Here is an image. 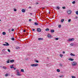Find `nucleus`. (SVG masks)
Segmentation results:
<instances>
[{
	"label": "nucleus",
	"instance_id": "nucleus-51",
	"mask_svg": "<svg viewBox=\"0 0 78 78\" xmlns=\"http://www.w3.org/2000/svg\"><path fill=\"white\" fill-rule=\"evenodd\" d=\"M26 31H25V30H24L23 31V32H25Z\"/></svg>",
	"mask_w": 78,
	"mask_h": 78
},
{
	"label": "nucleus",
	"instance_id": "nucleus-25",
	"mask_svg": "<svg viewBox=\"0 0 78 78\" xmlns=\"http://www.w3.org/2000/svg\"><path fill=\"white\" fill-rule=\"evenodd\" d=\"M7 63H9V60H8V61H6Z\"/></svg>",
	"mask_w": 78,
	"mask_h": 78
},
{
	"label": "nucleus",
	"instance_id": "nucleus-54",
	"mask_svg": "<svg viewBox=\"0 0 78 78\" xmlns=\"http://www.w3.org/2000/svg\"><path fill=\"white\" fill-rule=\"evenodd\" d=\"M30 15H32L33 14H32V13H30Z\"/></svg>",
	"mask_w": 78,
	"mask_h": 78
},
{
	"label": "nucleus",
	"instance_id": "nucleus-12",
	"mask_svg": "<svg viewBox=\"0 0 78 78\" xmlns=\"http://www.w3.org/2000/svg\"><path fill=\"white\" fill-rule=\"evenodd\" d=\"M38 40H39V41H40V40L42 41V40H43V38H38Z\"/></svg>",
	"mask_w": 78,
	"mask_h": 78
},
{
	"label": "nucleus",
	"instance_id": "nucleus-3",
	"mask_svg": "<svg viewBox=\"0 0 78 78\" xmlns=\"http://www.w3.org/2000/svg\"><path fill=\"white\" fill-rule=\"evenodd\" d=\"M6 44H3V45L4 46H9V44L8 43H5Z\"/></svg>",
	"mask_w": 78,
	"mask_h": 78
},
{
	"label": "nucleus",
	"instance_id": "nucleus-42",
	"mask_svg": "<svg viewBox=\"0 0 78 78\" xmlns=\"http://www.w3.org/2000/svg\"><path fill=\"white\" fill-rule=\"evenodd\" d=\"M39 4V3L38 2H37L35 3V5H38Z\"/></svg>",
	"mask_w": 78,
	"mask_h": 78
},
{
	"label": "nucleus",
	"instance_id": "nucleus-2",
	"mask_svg": "<svg viewBox=\"0 0 78 78\" xmlns=\"http://www.w3.org/2000/svg\"><path fill=\"white\" fill-rule=\"evenodd\" d=\"M67 12L68 14H70L72 13V11L70 10H67Z\"/></svg>",
	"mask_w": 78,
	"mask_h": 78
},
{
	"label": "nucleus",
	"instance_id": "nucleus-36",
	"mask_svg": "<svg viewBox=\"0 0 78 78\" xmlns=\"http://www.w3.org/2000/svg\"><path fill=\"white\" fill-rule=\"evenodd\" d=\"M58 39H59V38H55V40H56V41H58Z\"/></svg>",
	"mask_w": 78,
	"mask_h": 78
},
{
	"label": "nucleus",
	"instance_id": "nucleus-13",
	"mask_svg": "<svg viewBox=\"0 0 78 78\" xmlns=\"http://www.w3.org/2000/svg\"><path fill=\"white\" fill-rule=\"evenodd\" d=\"M50 30H49V29H48V28H47V29H45V31H49Z\"/></svg>",
	"mask_w": 78,
	"mask_h": 78
},
{
	"label": "nucleus",
	"instance_id": "nucleus-52",
	"mask_svg": "<svg viewBox=\"0 0 78 78\" xmlns=\"http://www.w3.org/2000/svg\"><path fill=\"white\" fill-rule=\"evenodd\" d=\"M10 31H11V30L10 29H9V32H10Z\"/></svg>",
	"mask_w": 78,
	"mask_h": 78
},
{
	"label": "nucleus",
	"instance_id": "nucleus-37",
	"mask_svg": "<svg viewBox=\"0 0 78 78\" xmlns=\"http://www.w3.org/2000/svg\"><path fill=\"white\" fill-rule=\"evenodd\" d=\"M8 51H9V52H11V51H10V50L8 49Z\"/></svg>",
	"mask_w": 78,
	"mask_h": 78
},
{
	"label": "nucleus",
	"instance_id": "nucleus-47",
	"mask_svg": "<svg viewBox=\"0 0 78 78\" xmlns=\"http://www.w3.org/2000/svg\"><path fill=\"white\" fill-rule=\"evenodd\" d=\"M14 69V70H16V68H14V67H13V68Z\"/></svg>",
	"mask_w": 78,
	"mask_h": 78
},
{
	"label": "nucleus",
	"instance_id": "nucleus-1",
	"mask_svg": "<svg viewBox=\"0 0 78 78\" xmlns=\"http://www.w3.org/2000/svg\"><path fill=\"white\" fill-rule=\"evenodd\" d=\"M31 66L32 67H36V66H38V64H32Z\"/></svg>",
	"mask_w": 78,
	"mask_h": 78
},
{
	"label": "nucleus",
	"instance_id": "nucleus-5",
	"mask_svg": "<svg viewBox=\"0 0 78 78\" xmlns=\"http://www.w3.org/2000/svg\"><path fill=\"white\" fill-rule=\"evenodd\" d=\"M16 75L18 76H21V74H20L18 70H17V74Z\"/></svg>",
	"mask_w": 78,
	"mask_h": 78
},
{
	"label": "nucleus",
	"instance_id": "nucleus-45",
	"mask_svg": "<svg viewBox=\"0 0 78 78\" xmlns=\"http://www.w3.org/2000/svg\"><path fill=\"white\" fill-rule=\"evenodd\" d=\"M60 66H61V67H62V64H60Z\"/></svg>",
	"mask_w": 78,
	"mask_h": 78
},
{
	"label": "nucleus",
	"instance_id": "nucleus-23",
	"mask_svg": "<svg viewBox=\"0 0 78 78\" xmlns=\"http://www.w3.org/2000/svg\"><path fill=\"white\" fill-rule=\"evenodd\" d=\"M13 65H12V66H10V68L11 69H12L13 68Z\"/></svg>",
	"mask_w": 78,
	"mask_h": 78
},
{
	"label": "nucleus",
	"instance_id": "nucleus-58",
	"mask_svg": "<svg viewBox=\"0 0 78 78\" xmlns=\"http://www.w3.org/2000/svg\"><path fill=\"white\" fill-rule=\"evenodd\" d=\"M0 21H1V20H0Z\"/></svg>",
	"mask_w": 78,
	"mask_h": 78
},
{
	"label": "nucleus",
	"instance_id": "nucleus-4",
	"mask_svg": "<svg viewBox=\"0 0 78 78\" xmlns=\"http://www.w3.org/2000/svg\"><path fill=\"white\" fill-rule=\"evenodd\" d=\"M76 62H73V63H72V66H76Z\"/></svg>",
	"mask_w": 78,
	"mask_h": 78
},
{
	"label": "nucleus",
	"instance_id": "nucleus-32",
	"mask_svg": "<svg viewBox=\"0 0 78 78\" xmlns=\"http://www.w3.org/2000/svg\"><path fill=\"white\" fill-rule=\"evenodd\" d=\"M72 78H76V77L75 76H72Z\"/></svg>",
	"mask_w": 78,
	"mask_h": 78
},
{
	"label": "nucleus",
	"instance_id": "nucleus-40",
	"mask_svg": "<svg viewBox=\"0 0 78 78\" xmlns=\"http://www.w3.org/2000/svg\"><path fill=\"white\" fill-rule=\"evenodd\" d=\"M35 62H39V61H37V60H36L35 61Z\"/></svg>",
	"mask_w": 78,
	"mask_h": 78
},
{
	"label": "nucleus",
	"instance_id": "nucleus-7",
	"mask_svg": "<svg viewBox=\"0 0 78 78\" xmlns=\"http://www.w3.org/2000/svg\"><path fill=\"white\" fill-rule=\"evenodd\" d=\"M74 41V38L70 39L69 40V41Z\"/></svg>",
	"mask_w": 78,
	"mask_h": 78
},
{
	"label": "nucleus",
	"instance_id": "nucleus-46",
	"mask_svg": "<svg viewBox=\"0 0 78 78\" xmlns=\"http://www.w3.org/2000/svg\"><path fill=\"white\" fill-rule=\"evenodd\" d=\"M17 11V10L16 9H14V11Z\"/></svg>",
	"mask_w": 78,
	"mask_h": 78
},
{
	"label": "nucleus",
	"instance_id": "nucleus-20",
	"mask_svg": "<svg viewBox=\"0 0 78 78\" xmlns=\"http://www.w3.org/2000/svg\"><path fill=\"white\" fill-rule=\"evenodd\" d=\"M64 21V19H62L61 20V22L62 23Z\"/></svg>",
	"mask_w": 78,
	"mask_h": 78
},
{
	"label": "nucleus",
	"instance_id": "nucleus-39",
	"mask_svg": "<svg viewBox=\"0 0 78 78\" xmlns=\"http://www.w3.org/2000/svg\"><path fill=\"white\" fill-rule=\"evenodd\" d=\"M29 22H31V19H30L29 20Z\"/></svg>",
	"mask_w": 78,
	"mask_h": 78
},
{
	"label": "nucleus",
	"instance_id": "nucleus-24",
	"mask_svg": "<svg viewBox=\"0 0 78 78\" xmlns=\"http://www.w3.org/2000/svg\"><path fill=\"white\" fill-rule=\"evenodd\" d=\"M57 9H60V8H59V6L57 7Z\"/></svg>",
	"mask_w": 78,
	"mask_h": 78
},
{
	"label": "nucleus",
	"instance_id": "nucleus-53",
	"mask_svg": "<svg viewBox=\"0 0 78 78\" xmlns=\"http://www.w3.org/2000/svg\"><path fill=\"white\" fill-rule=\"evenodd\" d=\"M73 56H75V54H73Z\"/></svg>",
	"mask_w": 78,
	"mask_h": 78
},
{
	"label": "nucleus",
	"instance_id": "nucleus-49",
	"mask_svg": "<svg viewBox=\"0 0 78 78\" xmlns=\"http://www.w3.org/2000/svg\"><path fill=\"white\" fill-rule=\"evenodd\" d=\"M63 54H64L65 53V51H63Z\"/></svg>",
	"mask_w": 78,
	"mask_h": 78
},
{
	"label": "nucleus",
	"instance_id": "nucleus-34",
	"mask_svg": "<svg viewBox=\"0 0 78 78\" xmlns=\"http://www.w3.org/2000/svg\"><path fill=\"white\" fill-rule=\"evenodd\" d=\"M12 41H14V38H12Z\"/></svg>",
	"mask_w": 78,
	"mask_h": 78
},
{
	"label": "nucleus",
	"instance_id": "nucleus-31",
	"mask_svg": "<svg viewBox=\"0 0 78 78\" xmlns=\"http://www.w3.org/2000/svg\"><path fill=\"white\" fill-rule=\"evenodd\" d=\"M70 45L71 46H73V43H71Z\"/></svg>",
	"mask_w": 78,
	"mask_h": 78
},
{
	"label": "nucleus",
	"instance_id": "nucleus-18",
	"mask_svg": "<svg viewBox=\"0 0 78 78\" xmlns=\"http://www.w3.org/2000/svg\"><path fill=\"white\" fill-rule=\"evenodd\" d=\"M59 76L60 78H63L64 77V76Z\"/></svg>",
	"mask_w": 78,
	"mask_h": 78
},
{
	"label": "nucleus",
	"instance_id": "nucleus-41",
	"mask_svg": "<svg viewBox=\"0 0 78 78\" xmlns=\"http://www.w3.org/2000/svg\"><path fill=\"white\" fill-rule=\"evenodd\" d=\"M5 76H8V74H6L5 75Z\"/></svg>",
	"mask_w": 78,
	"mask_h": 78
},
{
	"label": "nucleus",
	"instance_id": "nucleus-26",
	"mask_svg": "<svg viewBox=\"0 0 78 78\" xmlns=\"http://www.w3.org/2000/svg\"><path fill=\"white\" fill-rule=\"evenodd\" d=\"M76 14H77V15H78V11H76Z\"/></svg>",
	"mask_w": 78,
	"mask_h": 78
},
{
	"label": "nucleus",
	"instance_id": "nucleus-22",
	"mask_svg": "<svg viewBox=\"0 0 78 78\" xmlns=\"http://www.w3.org/2000/svg\"><path fill=\"white\" fill-rule=\"evenodd\" d=\"M58 28H61V25H58Z\"/></svg>",
	"mask_w": 78,
	"mask_h": 78
},
{
	"label": "nucleus",
	"instance_id": "nucleus-6",
	"mask_svg": "<svg viewBox=\"0 0 78 78\" xmlns=\"http://www.w3.org/2000/svg\"><path fill=\"white\" fill-rule=\"evenodd\" d=\"M37 31H38V32H41V29L40 28H38L37 29Z\"/></svg>",
	"mask_w": 78,
	"mask_h": 78
},
{
	"label": "nucleus",
	"instance_id": "nucleus-15",
	"mask_svg": "<svg viewBox=\"0 0 78 78\" xmlns=\"http://www.w3.org/2000/svg\"><path fill=\"white\" fill-rule=\"evenodd\" d=\"M22 11L23 12H25V9H22Z\"/></svg>",
	"mask_w": 78,
	"mask_h": 78
},
{
	"label": "nucleus",
	"instance_id": "nucleus-11",
	"mask_svg": "<svg viewBox=\"0 0 78 78\" xmlns=\"http://www.w3.org/2000/svg\"><path fill=\"white\" fill-rule=\"evenodd\" d=\"M69 60L71 61H73V60H74V59L70 58L69 59Z\"/></svg>",
	"mask_w": 78,
	"mask_h": 78
},
{
	"label": "nucleus",
	"instance_id": "nucleus-56",
	"mask_svg": "<svg viewBox=\"0 0 78 78\" xmlns=\"http://www.w3.org/2000/svg\"><path fill=\"white\" fill-rule=\"evenodd\" d=\"M48 13H49V14H50V11H49Z\"/></svg>",
	"mask_w": 78,
	"mask_h": 78
},
{
	"label": "nucleus",
	"instance_id": "nucleus-21",
	"mask_svg": "<svg viewBox=\"0 0 78 78\" xmlns=\"http://www.w3.org/2000/svg\"><path fill=\"white\" fill-rule=\"evenodd\" d=\"M2 69H5V70H6V69L7 68L5 67H2Z\"/></svg>",
	"mask_w": 78,
	"mask_h": 78
},
{
	"label": "nucleus",
	"instance_id": "nucleus-38",
	"mask_svg": "<svg viewBox=\"0 0 78 78\" xmlns=\"http://www.w3.org/2000/svg\"><path fill=\"white\" fill-rule=\"evenodd\" d=\"M78 17H77V16H76V17H75V19H78Z\"/></svg>",
	"mask_w": 78,
	"mask_h": 78
},
{
	"label": "nucleus",
	"instance_id": "nucleus-50",
	"mask_svg": "<svg viewBox=\"0 0 78 78\" xmlns=\"http://www.w3.org/2000/svg\"><path fill=\"white\" fill-rule=\"evenodd\" d=\"M12 31H14V29H12Z\"/></svg>",
	"mask_w": 78,
	"mask_h": 78
},
{
	"label": "nucleus",
	"instance_id": "nucleus-44",
	"mask_svg": "<svg viewBox=\"0 0 78 78\" xmlns=\"http://www.w3.org/2000/svg\"><path fill=\"white\" fill-rule=\"evenodd\" d=\"M42 10H43V9H45V7H42Z\"/></svg>",
	"mask_w": 78,
	"mask_h": 78
},
{
	"label": "nucleus",
	"instance_id": "nucleus-19",
	"mask_svg": "<svg viewBox=\"0 0 78 78\" xmlns=\"http://www.w3.org/2000/svg\"><path fill=\"white\" fill-rule=\"evenodd\" d=\"M57 71L58 72H60V70H59V69H58L57 70Z\"/></svg>",
	"mask_w": 78,
	"mask_h": 78
},
{
	"label": "nucleus",
	"instance_id": "nucleus-35",
	"mask_svg": "<svg viewBox=\"0 0 78 78\" xmlns=\"http://www.w3.org/2000/svg\"><path fill=\"white\" fill-rule=\"evenodd\" d=\"M71 56H73V54H72V53L70 54Z\"/></svg>",
	"mask_w": 78,
	"mask_h": 78
},
{
	"label": "nucleus",
	"instance_id": "nucleus-16",
	"mask_svg": "<svg viewBox=\"0 0 78 78\" xmlns=\"http://www.w3.org/2000/svg\"><path fill=\"white\" fill-rule=\"evenodd\" d=\"M16 49H17V50H18L19 49H20V48L19 47H16Z\"/></svg>",
	"mask_w": 78,
	"mask_h": 78
},
{
	"label": "nucleus",
	"instance_id": "nucleus-48",
	"mask_svg": "<svg viewBox=\"0 0 78 78\" xmlns=\"http://www.w3.org/2000/svg\"><path fill=\"white\" fill-rule=\"evenodd\" d=\"M32 31H35V29H33Z\"/></svg>",
	"mask_w": 78,
	"mask_h": 78
},
{
	"label": "nucleus",
	"instance_id": "nucleus-43",
	"mask_svg": "<svg viewBox=\"0 0 78 78\" xmlns=\"http://www.w3.org/2000/svg\"><path fill=\"white\" fill-rule=\"evenodd\" d=\"M62 8H63V9H66V7H62Z\"/></svg>",
	"mask_w": 78,
	"mask_h": 78
},
{
	"label": "nucleus",
	"instance_id": "nucleus-30",
	"mask_svg": "<svg viewBox=\"0 0 78 78\" xmlns=\"http://www.w3.org/2000/svg\"><path fill=\"white\" fill-rule=\"evenodd\" d=\"M60 57H62V56H63V55L62 54H60Z\"/></svg>",
	"mask_w": 78,
	"mask_h": 78
},
{
	"label": "nucleus",
	"instance_id": "nucleus-55",
	"mask_svg": "<svg viewBox=\"0 0 78 78\" xmlns=\"http://www.w3.org/2000/svg\"><path fill=\"white\" fill-rule=\"evenodd\" d=\"M29 8H31V7H29Z\"/></svg>",
	"mask_w": 78,
	"mask_h": 78
},
{
	"label": "nucleus",
	"instance_id": "nucleus-28",
	"mask_svg": "<svg viewBox=\"0 0 78 78\" xmlns=\"http://www.w3.org/2000/svg\"><path fill=\"white\" fill-rule=\"evenodd\" d=\"M72 3H73V4H75V1H73L72 2Z\"/></svg>",
	"mask_w": 78,
	"mask_h": 78
},
{
	"label": "nucleus",
	"instance_id": "nucleus-8",
	"mask_svg": "<svg viewBox=\"0 0 78 78\" xmlns=\"http://www.w3.org/2000/svg\"><path fill=\"white\" fill-rule=\"evenodd\" d=\"M34 25H39V24L37 22H35L34 23Z\"/></svg>",
	"mask_w": 78,
	"mask_h": 78
},
{
	"label": "nucleus",
	"instance_id": "nucleus-33",
	"mask_svg": "<svg viewBox=\"0 0 78 78\" xmlns=\"http://www.w3.org/2000/svg\"><path fill=\"white\" fill-rule=\"evenodd\" d=\"M5 50H6L5 49H4L2 50V51H5Z\"/></svg>",
	"mask_w": 78,
	"mask_h": 78
},
{
	"label": "nucleus",
	"instance_id": "nucleus-10",
	"mask_svg": "<svg viewBox=\"0 0 78 78\" xmlns=\"http://www.w3.org/2000/svg\"><path fill=\"white\" fill-rule=\"evenodd\" d=\"M48 37H49V38H50V37H51V36L50 35V34H48Z\"/></svg>",
	"mask_w": 78,
	"mask_h": 78
},
{
	"label": "nucleus",
	"instance_id": "nucleus-14",
	"mask_svg": "<svg viewBox=\"0 0 78 78\" xmlns=\"http://www.w3.org/2000/svg\"><path fill=\"white\" fill-rule=\"evenodd\" d=\"M10 62H14V60H11Z\"/></svg>",
	"mask_w": 78,
	"mask_h": 78
},
{
	"label": "nucleus",
	"instance_id": "nucleus-9",
	"mask_svg": "<svg viewBox=\"0 0 78 78\" xmlns=\"http://www.w3.org/2000/svg\"><path fill=\"white\" fill-rule=\"evenodd\" d=\"M51 33H54V32H55V30L53 29H52L51 30Z\"/></svg>",
	"mask_w": 78,
	"mask_h": 78
},
{
	"label": "nucleus",
	"instance_id": "nucleus-57",
	"mask_svg": "<svg viewBox=\"0 0 78 78\" xmlns=\"http://www.w3.org/2000/svg\"><path fill=\"white\" fill-rule=\"evenodd\" d=\"M0 67H2V66H0Z\"/></svg>",
	"mask_w": 78,
	"mask_h": 78
},
{
	"label": "nucleus",
	"instance_id": "nucleus-29",
	"mask_svg": "<svg viewBox=\"0 0 78 78\" xmlns=\"http://www.w3.org/2000/svg\"><path fill=\"white\" fill-rule=\"evenodd\" d=\"M70 21H71V19H69L68 20V22H70Z\"/></svg>",
	"mask_w": 78,
	"mask_h": 78
},
{
	"label": "nucleus",
	"instance_id": "nucleus-17",
	"mask_svg": "<svg viewBox=\"0 0 78 78\" xmlns=\"http://www.w3.org/2000/svg\"><path fill=\"white\" fill-rule=\"evenodd\" d=\"M2 34L3 35H5L6 34V33L5 32H2Z\"/></svg>",
	"mask_w": 78,
	"mask_h": 78
},
{
	"label": "nucleus",
	"instance_id": "nucleus-27",
	"mask_svg": "<svg viewBox=\"0 0 78 78\" xmlns=\"http://www.w3.org/2000/svg\"><path fill=\"white\" fill-rule=\"evenodd\" d=\"M21 71L22 72H24V70H23V69H21Z\"/></svg>",
	"mask_w": 78,
	"mask_h": 78
}]
</instances>
